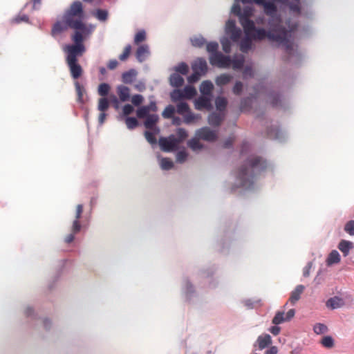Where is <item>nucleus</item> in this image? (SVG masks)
<instances>
[{
	"label": "nucleus",
	"instance_id": "47",
	"mask_svg": "<svg viewBox=\"0 0 354 354\" xmlns=\"http://www.w3.org/2000/svg\"><path fill=\"white\" fill-rule=\"evenodd\" d=\"M201 76L203 75L198 72L193 71V73L187 77V81L190 84L196 82L200 80Z\"/></svg>",
	"mask_w": 354,
	"mask_h": 354
},
{
	"label": "nucleus",
	"instance_id": "6",
	"mask_svg": "<svg viewBox=\"0 0 354 354\" xmlns=\"http://www.w3.org/2000/svg\"><path fill=\"white\" fill-rule=\"evenodd\" d=\"M177 138L174 135L167 138H160L159 139V145L161 149L166 152H171L178 149L179 145L183 142L188 134L185 129L179 128L176 131Z\"/></svg>",
	"mask_w": 354,
	"mask_h": 354
},
{
	"label": "nucleus",
	"instance_id": "10",
	"mask_svg": "<svg viewBox=\"0 0 354 354\" xmlns=\"http://www.w3.org/2000/svg\"><path fill=\"white\" fill-rule=\"evenodd\" d=\"M195 108L197 110L207 109L210 110L212 109V97L201 95L194 102Z\"/></svg>",
	"mask_w": 354,
	"mask_h": 354
},
{
	"label": "nucleus",
	"instance_id": "2",
	"mask_svg": "<svg viewBox=\"0 0 354 354\" xmlns=\"http://www.w3.org/2000/svg\"><path fill=\"white\" fill-rule=\"evenodd\" d=\"M83 15L81 2L75 1L63 18L54 25L52 30L53 35L56 37L71 27L75 30V34L72 37L73 41H74L75 35L79 34L82 44L83 40L88 37L95 29V26L82 22Z\"/></svg>",
	"mask_w": 354,
	"mask_h": 354
},
{
	"label": "nucleus",
	"instance_id": "50",
	"mask_svg": "<svg viewBox=\"0 0 354 354\" xmlns=\"http://www.w3.org/2000/svg\"><path fill=\"white\" fill-rule=\"evenodd\" d=\"M95 16L99 20L104 21L107 17V12L105 10H98L95 13Z\"/></svg>",
	"mask_w": 354,
	"mask_h": 354
},
{
	"label": "nucleus",
	"instance_id": "43",
	"mask_svg": "<svg viewBox=\"0 0 354 354\" xmlns=\"http://www.w3.org/2000/svg\"><path fill=\"white\" fill-rule=\"evenodd\" d=\"M146 39V32L144 30H140L135 35L134 43L139 44L140 42L144 41Z\"/></svg>",
	"mask_w": 354,
	"mask_h": 354
},
{
	"label": "nucleus",
	"instance_id": "39",
	"mask_svg": "<svg viewBox=\"0 0 354 354\" xmlns=\"http://www.w3.org/2000/svg\"><path fill=\"white\" fill-rule=\"evenodd\" d=\"M227 100L223 97H218L215 100L216 107L220 112L225 110L227 105Z\"/></svg>",
	"mask_w": 354,
	"mask_h": 354
},
{
	"label": "nucleus",
	"instance_id": "61",
	"mask_svg": "<svg viewBox=\"0 0 354 354\" xmlns=\"http://www.w3.org/2000/svg\"><path fill=\"white\" fill-rule=\"evenodd\" d=\"M172 122L175 125H180L182 123V120L180 118H179L178 117H175L173 118Z\"/></svg>",
	"mask_w": 354,
	"mask_h": 354
},
{
	"label": "nucleus",
	"instance_id": "60",
	"mask_svg": "<svg viewBox=\"0 0 354 354\" xmlns=\"http://www.w3.org/2000/svg\"><path fill=\"white\" fill-rule=\"evenodd\" d=\"M147 106L149 108L150 111H156L157 110L156 104L154 102H151Z\"/></svg>",
	"mask_w": 354,
	"mask_h": 354
},
{
	"label": "nucleus",
	"instance_id": "49",
	"mask_svg": "<svg viewBox=\"0 0 354 354\" xmlns=\"http://www.w3.org/2000/svg\"><path fill=\"white\" fill-rule=\"evenodd\" d=\"M344 230L351 236H354V221L348 222L344 227Z\"/></svg>",
	"mask_w": 354,
	"mask_h": 354
},
{
	"label": "nucleus",
	"instance_id": "56",
	"mask_svg": "<svg viewBox=\"0 0 354 354\" xmlns=\"http://www.w3.org/2000/svg\"><path fill=\"white\" fill-rule=\"evenodd\" d=\"M312 268V263H308L303 270V275L304 277H308L310 274V270Z\"/></svg>",
	"mask_w": 354,
	"mask_h": 354
},
{
	"label": "nucleus",
	"instance_id": "38",
	"mask_svg": "<svg viewBox=\"0 0 354 354\" xmlns=\"http://www.w3.org/2000/svg\"><path fill=\"white\" fill-rule=\"evenodd\" d=\"M109 106V102L106 97H101L98 100L97 109L100 112H105Z\"/></svg>",
	"mask_w": 354,
	"mask_h": 354
},
{
	"label": "nucleus",
	"instance_id": "48",
	"mask_svg": "<svg viewBox=\"0 0 354 354\" xmlns=\"http://www.w3.org/2000/svg\"><path fill=\"white\" fill-rule=\"evenodd\" d=\"M131 101L133 105L138 106L143 102L144 97L139 94L134 95L131 97Z\"/></svg>",
	"mask_w": 354,
	"mask_h": 354
},
{
	"label": "nucleus",
	"instance_id": "7",
	"mask_svg": "<svg viewBox=\"0 0 354 354\" xmlns=\"http://www.w3.org/2000/svg\"><path fill=\"white\" fill-rule=\"evenodd\" d=\"M117 94L118 95V98L114 95H111L109 97L110 102H111L116 110H118L120 106V101L121 102H127L130 99V90L128 87L124 85H118L116 87Z\"/></svg>",
	"mask_w": 354,
	"mask_h": 354
},
{
	"label": "nucleus",
	"instance_id": "29",
	"mask_svg": "<svg viewBox=\"0 0 354 354\" xmlns=\"http://www.w3.org/2000/svg\"><path fill=\"white\" fill-rule=\"evenodd\" d=\"M304 290V286L302 285L297 286L295 289L292 292L290 300L291 302L295 303L297 301L300 295Z\"/></svg>",
	"mask_w": 354,
	"mask_h": 354
},
{
	"label": "nucleus",
	"instance_id": "63",
	"mask_svg": "<svg viewBox=\"0 0 354 354\" xmlns=\"http://www.w3.org/2000/svg\"><path fill=\"white\" fill-rule=\"evenodd\" d=\"M28 20V17L26 16V15H24L21 18H16L15 19V21L17 22H20V21H26Z\"/></svg>",
	"mask_w": 354,
	"mask_h": 354
},
{
	"label": "nucleus",
	"instance_id": "24",
	"mask_svg": "<svg viewBox=\"0 0 354 354\" xmlns=\"http://www.w3.org/2000/svg\"><path fill=\"white\" fill-rule=\"evenodd\" d=\"M169 82L172 86L179 87L183 84L184 80L180 74L174 73L170 75Z\"/></svg>",
	"mask_w": 354,
	"mask_h": 354
},
{
	"label": "nucleus",
	"instance_id": "22",
	"mask_svg": "<svg viewBox=\"0 0 354 354\" xmlns=\"http://www.w3.org/2000/svg\"><path fill=\"white\" fill-rule=\"evenodd\" d=\"M182 116L183 118V122L185 124H191L201 118L199 115L193 113L190 109L183 114Z\"/></svg>",
	"mask_w": 354,
	"mask_h": 354
},
{
	"label": "nucleus",
	"instance_id": "12",
	"mask_svg": "<svg viewBox=\"0 0 354 354\" xmlns=\"http://www.w3.org/2000/svg\"><path fill=\"white\" fill-rule=\"evenodd\" d=\"M272 342V337L269 334L263 333L260 335L256 341V345L258 346L259 350H263L271 345Z\"/></svg>",
	"mask_w": 354,
	"mask_h": 354
},
{
	"label": "nucleus",
	"instance_id": "9",
	"mask_svg": "<svg viewBox=\"0 0 354 354\" xmlns=\"http://www.w3.org/2000/svg\"><path fill=\"white\" fill-rule=\"evenodd\" d=\"M196 136L206 141H213L216 138V133L208 127H203L196 131Z\"/></svg>",
	"mask_w": 354,
	"mask_h": 354
},
{
	"label": "nucleus",
	"instance_id": "36",
	"mask_svg": "<svg viewBox=\"0 0 354 354\" xmlns=\"http://www.w3.org/2000/svg\"><path fill=\"white\" fill-rule=\"evenodd\" d=\"M232 77L228 74H222L218 76L216 80V83L218 86H223L228 84L232 80Z\"/></svg>",
	"mask_w": 354,
	"mask_h": 354
},
{
	"label": "nucleus",
	"instance_id": "35",
	"mask_svg": "<svg viewBox=\"0 0 354 354\" xmlns=\"http://www.w3.org/2000/svg\"><path fill=\"white\" fill-rule=\"evenodd\" d=\"M122 121H124L127 127L132 130L138 126V121L133 117H126Z\"/></svg>",
	"mask_w": 354,
	"mask_h": 354
},
{
	"label": "nucleus",
	"instance_id": "42",
	"mask_svg": "<svg viewBox=\"0 0 354 354\" xmlns=\"http://www.w3.org/2000/svg\"><path fill=\"white\" fill-rule=\"evenodd\" d=\"M111 89L109 84L106 83L100 84L98 86V93L101 96L106 95Z\"/></svg>",
	"mask_w": 354,
	"mask_h": 354
},
{
	"label": "nucleus",
	"instance_id": "59",
	"mask_svg": "<svg viewBox=\"0 0 354 354\" xmlns=\"http://www.w3.org/2000/svg\"><path fill=\"white\" fill-rule=\"evenodd\" d=\"M106 118V114L105 113V112H100V113L98 116V122L100 125H102L104 122Z\"/></svg>",
	"mask_w": 354,
	"mask_h": 354
},
{
	"label": "nucleus",
	"instance_id": "55",
	"mask_svg": "<svg viewBox=\"0 0 354 354\" xmlns=\"http://www.w3.org/2000/svg\"><path fill=\"white\" fill-rule=\"evenodd\" d=\"M134 87L138 91H143L145 89V84L140 81L135 84Z\"/></svg>",
	"mask_w": 354,
	"mask_h": 354
},
{
	"label": "nucleus",
	"instance_id": "8",
	"mask_svg": "<svg viewBox=\"0 0 354 354\" xmlns=\"http://www.w3.org/2000/svg\"><path fill=\"white\" fill-rule=\"evenodd\" d=\"M295 315L294 309L289 310L286 313L283 311H278L274 315L272 323L275 325L282 324L286 322L290 321Z\"/></svg>",
	"mask_w": 354,
	"mask_h": 354
},
{
	"label": "nucleus",
	"instance_id": "16",
	"mask_svg": "<svg viewBox=\"0 0 354 354\" xmlns=\"http://www.w3.org/2000/svg\"><path fill=\"white\" fill-rule=\"evenodd\" d=\"M182 291L187 299H191V297L195 294L194 288L188 280H185L183 281Z\"/></svg>",
	"mask_w": 354,
	"mask_h": 354
},
{
	"label": "nucleus",
	"instance_id": "40",
	"mask_svg": "<svg viewBox=\"0 0 354 354\" xmlns=\"http://www.w3.org/2000/svg\"><path fill=\"white\" fill-rule=\"evenodd\" d=\"M175 73L186 75L189 71V66L185 63H180L174 68Z\"/></svg>",
	"mask_w": 354,
	"mask_h": 354
},
{
	"label": "nucleus",
	"instance_id": "17",
	"mask_svg": "<svg viewBox=\"0 0 354 354\" xmlns=\"http://www.w3.org/2000/svg\"><path fill=\"white\" fill-rule=\"evenodd\" d=\"M213 84L210 81H203L200 86V91L202 95L212 97Z\"/></svg>",
	"mask_w": 354,
	"mask_h": 354
},
{
	"label": "nucleus",
	"instance_id": "57",
	"mask_svg": "<svg viewBox=\"0 0 354 354\" xmlns=\"http://www.w3.org/2000/svg\"><path fill=\"white\" fill-rule=\"evenodd\" d=\"M269 331L274 335H277L280 331H281V328L279 326H272L269 328Z\"/></svg>",
	"mask_w": 354,
	"mask_h": 354
},
{
	"label": "nucleus",
	"instance_id": "3",
	"mask_svg": "<svg viewBox=\"0 0 354 354\" xmlns=\"http://www.w3.org/2000/svg\"><path fill=\"white\" fill-rule=\"evenodd\" d=\"M266 167V162L259 157L252 158L249 161V168H241L232 176V180L234 183L233 189L243 188L250 189L252 187L253 178L251 172H257Z\"/></svg>",
	"mask_w": 354,
	"mask_h": 354
},
{
	"label": "nucleus",
	"instance_id": "19",
	"mask_svg": "<svg viewBox=\"0 0 354 354\" xmlns=\"http://www.w3.org/2000/svg\"><path fill=\"white\" fill-rule=\"evenodd\" d=\"M83 211V207L82 205H78L76 207L75 220L73 223L72 230L74 233L79 232L81 229V225L78 221Z\"/></svg>",
	"mask_w": 354,
	"mask_h": 354
},
{
	"label": "nucleus",
	"instance_id": "54",
	"mask_svg": "<svg viewBox=\"0 0 354 354\" xmlns=\"http://www.w3.org/2000/svg\"><path fill=\"white\" fill-rule=\"evenodd\" d=\"M252 66L250 65H246L244 68L243 71V76L244 77H247L248 76L252 75Z\"/></svg>",
	"mask_w": 354,
	"mask_h": 354
},
{
	"label": "nucleus",
	"instance_id": "30",
	"mask_svg": "<svg viewBox=\"0 0 354 354\" xmlns=\"http://www.w3.org/2000/svg\"><path fill=\"white\" fill-rule=\"evenodd\" d=\"M75 86L77 94V100L80 102L83 103L85 101L86 91L77 82L75 83Z\"/></svg>",
	"mask_w": 354,
	"mask_h": 354
},
{
	"label": "nucleus",
	"instance_id": "45",
	"mask_svg": "<svg viewBox=\"0 0 354 354\" xmlns=\"http://www.w3.org/2000/svg\"><path fill=\"white\" fill-rule=\"evenodd\" d=\"M175 112V108L172 105L167 106L162 112V116L165 118H170Z\"/></svg>",
	"mask_w": 354,
	"mask_h": 354
},
{
	"label": "nucleus",
	"instance_id": "44",
	"mask_svg": "<svg viewBox=\"0 0 354 354\" xmlns=\"http://www.w3.org/2000/svg\"><path fill=\"white\" fill-rule=\"evenodd\" d=\"M171 99L173 102H176L184 99L183 91L180 89H176L171 93Z\"/></svg>",
	"mask_w": 354,
	"mask_h": 354
},
{
	"label": "nucleus",
	"instance_id": "64",
	"mask_svg": "<svg viewBox=\"0 0 354 354\" xmlns=\"http://www.w3.org/2000/svg\"><path fill=\"white\" fill-rule=\"evenodd\" d=\"M73 239H74L73 235V234H70V235H68V236L66 238V241L67 243H70V242H71V241L73 240Z\"/></svg>",
	"mask_w": 354,
	"mask_h": 354
},
{
	"label": "nucleus",
	"instance_id": "37",
	"mask_svg": "<svg viewBox=\"0 0 354 354\" xmlns=\"http://www.w3.org/2000/svg\"><path fill=\"white\" fill-rule=\"evenodd\" d=\"M187 157L188 153L184 147L179 149L176 155V161L180 163L184 162L187 160Z\"/></svg>",
	"mask_w": 354,
	"mask_h": 354
},
{
	"label": "nucleus",
	"instance_id": "13",
	"mask_svg": "<svg viewBox=\"0 0 354 354\" xmlns=\"http://www.w3.org/2000/svg\"><path fill=\"white\" fill-rule=\"evenodd\" d=\"M345 304L344 300L339 297L335 296L327 300L326 306L330 310L342 308Z\"/></svg>",
	"mask_w": 354,
	"mask_h": 354
},
{
	"label": "nucleus",
	"instance_id": "41",
	"mask_svg": "<svg viewBox=\"0 0 354 354\" xmlns=\"http://www.w3.org/2000/svg\"><path fill=\"white\" fill-rule=\"evenodd\" d=\"M150 112L149 108L147 106H142L139 107L136 111V115L139 118H143L145 117H147L149 115V113Z\"/></svg>",
	"mask_w": 354,
	"mask_h": 354
},
{
	"label": "nucleus",
	"instance_id": "14",
	"mask_svg": "<svg viewBox=\"0 0 354 354\" xmlns=\"http://www.w3.org/2000/svg\"><path fill=\"white\" fill-rule=\"evenodd\" d=\"M136 58L140 62L146 60L150 55L149 47L147 44L140 46L136 51Z\"/></svg>",
	"mask_w": 354,
	"mask_h": 354
},
{
	"label": "nucleus",
	"instance_id": "52",
	"mask_svg": "<svg viewBox=\"0 0 354 354\" xmlns=\"http://www.w3.org/2000/svg\"><path fill=\"white\" fill-rule=\"evenodd\" d=\"M131 48L130 46H126L123 53L120 55V59L122 61L125 60L129 57L131 52Z\"/></svg>",
	"mask_w": 354,
	"mask_h": 354
},
{
	"label": "nucleus",
	"instance_id": "33",
	"mask_svg": "<svg viewBox=\"0 0 354 354\" xmlns=\"http://www.w3.org/2000/svg\"><path fill=\"white\" fill-rule=\"evenodd\" d=\"M137 75V72L135 70H130L122 75V81L126 84L131 83Z\"/></svg>",
	"mask_w": 354,
	"mask_h": 354
},
{
	"label": "nucleus",
	"instance_id": "51",
	"mask_svg": "<svg viewBox=\"0 0 354 354\" xmlns=\"http://www.w3.org/2000/svg\"><path fill=\"white\" fill-rule=\"evenodd\" d=\"M243 84L241 82H236L233 87V93L236 95H240L243 90Z\"/></svg>",
	"mask_w": 354,
	"mask_h": 354
},
{
	"label": "nucleus",
	"instance_id": "4",
	"mask_svg": "<svg viewBox=\"0 0 354 354\" xmlns=\"http://www.w3.org/2000/svg\"><path fill=\"white\" fill-rule=\"evenodd\" d=\"M218 44L217 42H209L206 45L207 51L211 53L209 56V62L212 66L218 68H230L234 70H239L243 66L244 57L242 55H235L232 59L230 56L223 55L218 52Z\"/></svg>",
	"mask_w": 354,
	"mask_h": 354
},
{
	"label": "nucleus",
	"instance_id": "23",
	"mask_svg": "<svg viewBox=\"0 0 354 354\" xmlns=\"http://www.w3.org/2000/svg\"><path fill=\"white\" fill-rule=\"evenodd\" d=\"M158 120V116L156 114L149 115L145 122V127L147 129H153L156 126V122Z\"/></svg>",
	"mask_w": 354,
	"mask_h": 354
},
{
	"label": "nucleus",
	"instance_id": "5",
	"mask_svg": "<svg viewBox=\"0 0 354 354\" xmlns=\"http://www.w3.org/2000/svg\"><path fill=\"white\" fill-rule=\"evenodd\" d=\"M74 44L64 46L63 50L66 53V62L71 75L74 79H77L82 74V68L77 64V57L82 55L85 51V48L81 43L79 34L74 37Z\"/></svg>",
	"mask_w": 354,
	"mask_h": 354
},
{
	"label": "nucleus",
	"instance_id": "46",
	"mask_svg": "<svg viewBox=\"0 0 354 354\" xmlns=\"http://www.w3.org/2000/svg\"><path fill=\"white\" fill-rule=\"evenodd\" d=\"M189 109V106L185 102H180L177 104L176 111L178 114L183 115Z\"/></svg>",
	"mask_w": 354,
	"mask_h": 354
},
{
	"label": "nucleus",
	"instance_id": "32",
	"mask_svg": "<svg viewBox=\"0 0 354 354\" xmlns=\"http://www.w3.org/2000/svg\"><path fill=\"white\" fill-rule=\"evenodd\" d=\"M183 97L185 99H191L196 94V88L192 86H186L183 90Z\"/></svg>",
	"mask_w": 354,
	"mask_h": 354
},
{
	"label": "nucleus",
	"instance_id": "62",
	"mask_svg": "<svg viewBox=\"0 0 354 354\" xmlns=\"http://www.w3.org/2000/svg\"><path fill=\"white\" fill-rule=\"evenodd\" d=\"M33 1V8L37 9L40 5L41 0H32Z\"/></svg>",
	"mask_w": 354,
	"mask_h": 354
},
{
	"label": "nucleus",
	"instance_id": "53",
	"mask_svg": "<svg viewBox=\"0 0 354 354\" xmlns=\"http://www.w3.org/2000/svg\"><path fill=\"white\" fill-rule=\"evenodd\" d=\"M278 348L275 346H270L264 353V354H277Z\"/></svg>",
	"mask_w": 354,
	"mask_h": 354
},
{
	"label": "nucleus",
	"instance_id": "26",
	"mask_svg": "<svg viewBox=\"0 0 354 354\" xmlns=\"http://www.w3.org/2000/svg\"><path fill=\"white\" fill-rule=\"evenodd\" d=\"M201 138H197L196 136L194 138L189 140L187 142L188 147L194 151H199L203 148V145L199 141Z\"/></svg>",
	"mask_w": 354,
	"mask_h": 354
},
{
	"label": "nucleus",
	"instance_id": "18",
	"mask_svg": "<svg viewBox=\"0 0 354 354\" xmlns=\"http://www.w3.org/2000/svg\"><path fill=\"white\" fill-rule=\"evenodd\" d=\"M338 249L343 253L344 257L348 255L350 250L353 248V243L351 241L342 240L338 245Z\"/></svg>",
	"mask_w": 354,
	"mask_h": 354
},
{
	"label": "nucleus",
	"instance_id": "15",
	"mask_svg": "<svg viewBox=\"0 0 354 354\" xmlns=\"http://www.w3.org/2000/svg\"><path fill=\"white\" fill-rule=\"evenodd\" d=\"M341 261V256L338 251L333 250L328 255L326 263L328 266H332L339 263Z\"/></svg>",
	"mask_w": 354,
	"mask_h": 354
},
{
	"label": "nucleus",
	"instance_id": "11",
	"mask_svg": "<svg viewBox=\"0 0 354 354\" xmlns=\"http://www.w3.org/2000/svg\"><path fill=\"white\" fill-rule=\"evenodd\" d=\"M192 68L193 71L198 72L203 75L207 71V62L203 58H197L193 62Z\"/></svg>",
	"mask_w": 354,
	"mask_h": 354
},
{
	"label": "nucleus",
	"instance_id": "34",
	"mask_svg": "<svg viewBox=\"0 0 354 354\" xmlns=\"http://www.w3.org/2000/svg\"><path fill=\"white\" fill-rule=\"evenodd\" d=\"M159 164L162 169L169 170L173 168V161L167 158H162L159 159Z\"/></svg>",
	"mask_w": 354,
	"mask_h": 354
},
{
	"label": "nucleus",
	"instance_id": "21",
	"mask_svg": "<svg viewBox=\"0 0 354 354\" xmlns=\"http://www.w3.org/2000/svg\"><path fill=\"white\" fill-rule=\"evenodd\" d=\"M134 111V108L131 104H125L122 108L121 111L120 112L118 120L120 121H122L124 118L126 117H129V115H131Z\"/></svg>",
	"mask_w": 354,
	"mask_h": 354
},
{
	"label": "nucleus",
	"instance_id": "31",
	"mask_svg": "<svg viewBox=\"0 0 354 354\" xmlns=\"http://www.w3.org/2000/svg\"><path fill=\"white\" fill-rule=\"evenodd\" d=\"M223 115L221 113H212L209 116L208 122L211 125L217 126L220 124V122L223 120Z\"/></svg>",
	"mask_w": 354,
	"mask_h": 354
},
{
	"label": "nucleus",
	"instance_id": "58",
	"mask_svg": "<svg viewBox=\"0 0 354 354\" xmlns=\"http://www.w3.org/2000/svg\"><path fill=\"white\" fill-rule=\"evenodd\" d=\"M118 64V62L117 60L112 59L109 62L107 66L109 69L113 70L117 67Z\"/></svg>",
	"mask_w": 354,
	"mask_h": 354
},
{
	"label": "nucleus",
	"instance_id": "20",
	"mask_svg": "<svg viewBox=\"0 0 354 354\" xmlns=\"http://www.w3.org/2000/svg\"><path fill=\"white\" fill-rule=\"evenodd\" d=\"M160 132V130L158 127H154L153 129H148L145 131V136L147 139V140L151 144V145H156V136L158 135Z\"/></svg>",
	"mask_w": 354,
	"mask_h": 354
},
{
	"label": "nucleus",
	"instance_id": "28",
	"mask_svg": "<svg viewBox=\"0 0 354 354\" xmlns=\"http://www.w3.org/2000/svg\"><path fill=\"white\" fill-rule=\"evenodd\" d=\"M316 335H324L328 332V327L323 323H316L313 328Z\"/></svg>",
	"mask_w": 354,
	"mask_h": 354
},
{
	"label": "nucleus",
	"instance_id": "1",
	"mask_svg": "<svg viewBox=\"0 0 354 354\" xmlns=\"http://www.w3.org/2000/svg\"><path fill=\"white\" fill-rule=\"evenodd\" d=\"M232 13L239 17L245 35L229 19L225 24V36L221 39L225 53L231 50L232 41L240 42V49L246 53L252 46V40L267 39L294 55L297 46L294 41L298 19L301 16L299 0H234Z\"/></svg>",
	"mask_w": 354,
	"mask_h": 354
},
{
	"label": "nucleus",
	"instance_id": "25",
	"mask_svg": "<svg viewBox=\"0 0 354 354\" xmlns=\"http://www.w3.org/2000/svg\"><path fill=\"white\" fill-rule=\"evenodd\" d=\"M190 41L192 46L197 48H201L204 46L206 41L201 35H196L190 38Z\"/></svg>",
	"mask_w": 354,
	"mask_h": 354
},
{
	"label": "nucleus",
	"instance_id": "27",
	"mask_svg": "<svg viewBox=\"0 0 354 354\" xmlns=\"http://www.w3.org/2000/svg\"><path fill=\"white\" fill-rule=\"evenodd\" d=\"M320 344L324 348H332L335 346V339L330 335H325L322 338Z\"/></svg>",
	"mask_w": 354,
	"mask_h": 354
}]
</instances>
